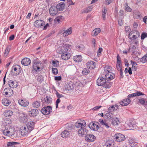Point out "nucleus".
Returning a JSON list of instances; mask_svg holds the SVG:
<instances>
[{
  "instance_id": "nucleus-20",
  "label": "nucleus",
  "mask_w": 147,
  "mask_h": 147,
  "mask_svg": "<svg viewBox=\"0 0 147 147\" xmlns=\"http://www.w3.org/2000/svg\"><path fill=\"white\" fill-rule=\"evenodd\" d=\"M25 126H22L20 128V130L21 133V135L22 136L27 135L29 131L27 129Z\"/></svg>"
},
{
  "instance_id": "nucleus-52",
  "label": "nucleus",
  "mask_w": 147,
  "mask_h": 147,
  "mask_svg": "<svg viewBox=\"0 0 147 147\" xmlns=\"http://www.w3.org/2000/svg\"><path fill=\"white\" fill-rule=\"evenodd\" d=\"M63 18V16H59L57 17L54 20V21L55 22H57L59 23L60 21V20H61Z\"/></svg>"
},
{
  "instance_id": "nucleus-57",
  "label": "nucleus",
  "mask_w": 147,
  "mask_h": 147,
  "mask_svg": "<svg viewBox=\"0 0 147 147\" xmlns=\"http://www.w3.org/2000/svg\"><path fill=\"white\" fill-rule=\"evenodd\" d=\"M117 63H121L122 62L121 61V58L119 54L117 55Z\"/></svg>"
},
{
  "instance_id": "nucleus-43",
  "label": "nucleus",
  "mask_w": 147,
  "mask_h": 147,
  "mask_svg": "<svg viewBox=\"0 0 147 147\" xmlns=\"http://www.w3.org/2000/svg\"><path fill=\"white\" fill-rule=\"evenodd\" d=\"M19 143L14 142H9L7 143V146L6 147H14L15 145Z\"/></svg>"
},
{
  "instance_id": "nucleus-35",
  "label": "nucleus",
  "mask_w": 147,
  "mask_h": 147,
  "mask_svg": "<svg viewBox=\"0 0 147 147\" xmlns=\"http://www.w3.org/2000/svg\"><path fill=\"white\" fill-rule=\"evenodd\" d=\"M72 32V28L71 27L67 29L63 33V36H66L71 34Z\"/></svg>"
},
{
  "instance_id": "nucleus-25",
  "label": "nucleus",
  "mask_w": 147,
  "mask_h": 147,
  "mask_svg": "<svg viewBox=\"0 0 147 147\" xmlns=\"http://www.w3.org/2000/svg\"><path fill=\"white\" fill-rule=\"evenodd\" d=\"M38 113V110L37 109H32L28 111V113L30 116L34 117L36 116Z\"/></svg>"
},
{
  "instance_id": "nucleus-2",
  "label": "nucleus",
  "mask_w": 147,
  "mask_h": 147,
  "mask_svg": "<svg viewBox=\"0 0 147 147\" xmlns=\"http://www.w3.org/2000/svg\"><path fill=\"white\" fill-rule=\"evenodd\" d=\"M2 131L5 136L12 138H19L20 134L18 131H16L14 127L9 125H6L2 127Z\"/></svg>"
},
{
  "instance_id": "nucleus-45",
  "label": "nucleus",
  "mask_w": 147,
  "mask_h": 147,
  "mask_svg": "<svg viewBox=\"0 0 147 147\" xmlns=\"http://www.w3.org/2000/svg\"><path fill=\"white\" fill-rule=\"evenodd\" d=\"M45 102L47 103H49L52 102L51 98L50 96H47L44 98Z\"/></svg>"
},
{
  "instance_id": "nucleus-36",
  "label": "nucleus",
  "mask_w": 147,
  "mask_h": 147,
  "mask_svg": "<svg viewBox=\"0 0 147 147\" xmlns=\"http://www.w3.org/2000/svg\"><path fill=\"white\" fill-rule=\"evenodd\" d=\"M135 33V31H133L129 32L128 35V38L131 40H134L136 39L138 37L135 35L133 34Z\"/></svg>"
},
{
  "instance_id": "nucleus-51",
  "label": "nucleus",
  "mask_w": 147,
  "mask_h": 147,
  "mask_svg": "<svg viewBox=\"0 0 147 147\" xmlns=\"http://www.w3.org/2000/svg\"><path fill=\"white\" fill-rule=\"evenodd\" d=\"M37 80L41 83L43 80V78L42 76L41 75H39L37 77Z\"/></svg>"
},
{
  "instance_id": "nucleus-40",
  "label": "nucleus",
  "mask_w": 147,
  "mask_h": 147,
  "mask_svg": "<svg viewBox=\"0 0 147 147\" xmlns=\"http://www.w3.org/2000/svg\"><path fill=\"white\" fill-rule=\"evenodd\" d=\"M120 123L119 118L117 117L114 118L112 121V123L115 126L117 125Z\"/></svg>"
},
{
  "instance_id": "nucleus-34",
  "label": "nucleus",
  "mask_w": 147,
  "mask_h": 147,
  "mask_svg": "<svg viewBox=\"0 0 147 147\" xmlns=\"http://www.w3.org/2000/svg\"><path fill=\"white\" fill-rule=\"evenodd\" d=\"M69 131L66 130L63 131L61 133V136L63 138H67L69 136Z\"/></svg>"
},
{
  "instance_id": "nucleus-15",
  "label": "nucleus",
  "mask_w": 147,
  "mask_h": 147,
  "mask_svg": "<svg viewBox=\"0 0 147 147\" xmlns=\"http://www.w3.org/2000/svg\"><path fill=\"white\" fill-rule=\"evenodd\" d=\"M18 102L20 105L23 107H26L29 104V102L25 99H20L18 101Z\"/></svg>"
},
{
  "instance_id": "nucleus-30",
  "label": "nucleus",
  "mask_w": 147,
  "mask_h": 147,
  "mask_svg": "<svg viewBox=\"0 0 147 147\" xmlns=\"http://www.w3.org/2000/svg\"><path fill=\"white\" fill-rule=\"evenodd\" d=\"M64 6L65 4L64 3L62 2L58 3L56 7L58 10L61 11L64 9Z\"/></svg>"
},
{
  "instance_id": "nucleus-8",
  "label": "nucleus",
  "mask_w": 147,
  "mask_h": 147,
  "mask_svg": "<svg viewBox=\"0 0 147 147\" xmlns=\"http://www.w3.org/2000/svg\"><path fill=\"white\" fill-rule=\"evenodd\" d=\"M128 129H136V125L134 121L130 120L126 122L125 124Z\"/></svg>"
},
{
  "instance_id": "nucleus-21",
  "label": "nucleus",
  "mask_w": 147,
  "mask_h": 147,
  "mask_svg": "<svg viewBox=\"0 0 147 147\" xmlns=\"http://www.w3.org/2000/svg\"><path fill=\"white\" fill-rule=\"evenodd\" d=\"M45 22L43 20H38L35 22L34 25L36 27H41L43 24H45Z\"/></svg>"
},
{
  "instance_id": "nucleus-39",
  "label": "nucleus",
  "mask_w": 147,
  "mask_h": 147,
  "mask_svg": "<svg viewBox=\"0 0 147 147\" xmlns=\"http://www.w3.org/2000/svg\"><path fill=\"white\" fill-rule=\"evenodd\" d=\"M73 59L75 61L77 62H81L82 59V56L80 55H76L74 56L73 57Z\"/></svg>"
},
{
  "instance_id": "nucleus-42",
  "label": "nucleus",
  "mask_w": 147,
  "mask_h": 147,
  "mask_svg": "<svg viewBox=\"0 0 147 147\" xmlns=\"http://www.w3.org/2000/svg\"><path fill=\"white\" fill-rule=\"evenodd\" d=\"M101 30L100 28H97L94 29L93 31V36H96L98 35L100 32Z\"/></svg>"
},
{
  "instance_id": "nucleus-55",
  "label": "nucleus",
  "mask_w": 147,
  "mask_h": 147,
  "mask_svg": "<svg viewBox=\"0 0 147 147\" xmlns=\"http://www.w3.org/2000/svg\"><path fill=\"white\" fill-rule=\"evenodd\" d=\"M111 83L106 82V83L104 85V87L106 88H109L111 87Z\"/></svg>"
},
{
  "instance_id": "nucleus-4",
  "label": "nucleus",
  "mask_w": 147,
  "mask_h": 147,
  "mask_svg": "<svg viewBox=\"0 0 147 147\" xmlns=\"http://www.w3.org/2000/svg\"><path fill=\"white\" fill-rule=\"evenodd\" d=\"M72 46L68 44H63L62 47H59L56 50L57 53L62 55L67 52H70Z\"/></svg>"
},
{
  "instance_id": "nucleus-33",
  "label": "nucleus",
  "mask_w": 147,
  "mask_h": 147,
  "mask_svg": "<svg viewBox=\"0 0 147 147\" xmlns=\"http://www.w3.org/2000/svg\"><path fill=\"white\" fill-rule=\"evenodd\" d=\"M138 103L143 105H147V99L141 98L138 100Z\"/></svg>"
},
{
  "instance_id": "nucleus-23",
  "label": "nucleus",
  "mask_w": 147,
  "mask_h": 147,
  "mask_svg": "<svg viewBox=\"0 0 147 147\" xmlns=\"http://www.w3.org/2000/svg\"><path fill=\"white\" fill-rule=\"evenodd\" d=\"M19 119L20 121L26 122L28 120L26 115L24 113H20L19 115Z\"/></svg>"
},
{
  "instance_id": "nucleus-19",
  "label": "nucleus",
  "mask_w": 147,
  "mask_h": 147,
  "mask_svg": "<svg viewBox=\"0 0 147 147\" xmlns=\"http://www.w3.org/2000/svg\"><path fill=\"white\" fill-rule=\"evenodd\" d=\"M58 12V10L56 7L52 6L49 9V13L52 16L55 15Z\"/></svg>"
},
{
  "instance_id": "nucleus-22",
  "label": "nucleus",
  "mask_w": 147,
  "mask_h": 147,
  "mask_svg": "<svg viewBox=\"0 0 147 147\" xmlns=\"http://www.w3.org/2000/svg\"><path fill=\"white\" fill-rule=\"evenodd\" d=\"M131 101L130 99L129 98H125L122 101L120 102L119 104L122 106H126L130 103Z\"/></svg>"
},
{
  "instance_id": "nucleus-62",
  "label": "nucleus",
  "mask_w": 147,
  "mask_h": 147,
  "mask_svg": "<svg viewBox=\"0 0 147 147\" xmlns=\"http://www.w3.org/2000/svg\"><path fill=\"white\" fill-rule=\"evenodd\" d=\"M115 108L113 106H111L108 109L109 111L111 112L114 111L115 110Z\"/></svg>"
},
{
  "instance_id": "nucleus-1",
  "label": "nucleus",
  "mask_w": 147,
  "mask_h": 147,
  "mask_svg": "<svg viewBox=\"0 0 147 147\" xmlns=\"http://www.w3.org/2000/svg\"><path fill=\"white\" fill-rule=\"evenodd\" d=\"M86 125L84 120H80L78 121L75 124V128L77 131L79 136L83 137L85 136L86 141L92 142L95 139L96 137L92 134H87L88 130L85 127Z\"/></svg>"
},
{
  "instance_id": "nucleus-64",
  "label": "nucleus",
  "mask_w": 147,
  "mask_h": 147,
  "mask_svg": "<svg viewBox=\"0 0 147 147\" xmlns=\"http://www.w3.org/2000/svg\"><path fill=\"white\" fill-rule=\"evenodd\" d=\"M120 15L121 16H123L125 15L124 11L123 10H121L119 12Z\"/></svg>"
},
{
  "instance_id": "nucleus-6",
  "label": "nucleus",
  "mask_w": 147,
  "mask_h": 147,
  "mask_svg": "<svg viewBox=\"0 0 147 147\" xmlns=\"http://www.w3.org/2000/svg\"><path fill=\"white\" fill-rule=\"evenodd\" d=\"M52 107L50 106H47L42 108L41 110L42 113L45 115L49 114L52 112Z\"/></svg>"
},
{
  "instance_id": "nucleus-31",
  "label": "nucleus",
  "mask_w": 147,
  "mask_h": 147,
  "mask_svg": "<svg viewBox=\"0 0 147 147\" xmlns=\"http://www.w3.org/2000/svg\"><path fill=\"white\" fill-rule=\"evenodd\" d=\"M99 121L102 125H103L107 129L109 128L110 127L111 125L110 124L107 123L106 121H104L102 119H100Z\"/></svg>"
},
{
  "instance_id": "nucleus-46",
  "label": "nucleus",
  "mask_w": 147,
  "mask_h": 147,
  "mask_svg": "<svg viewBox=\"0 0 147 147\" xmlns=\"http://www.w3.org/2000/svg\"><path fill=\"white\" fill-rule=\"evenodd\" d=\"M92 10V8L91 7H88L84 9L82 13H88L90 11Z\"/></svg>"
},
{
  "instance_id": "nucleus-28",
  "label": "nucleus",
  "mask_w": 147,
  "mask_h": 147,
  "mask_svg": "<svg viewBox=\"0 0 147 147\" xmlns=\"http://www.w3.org/2000/svg\"><path fill=\"white\" fill-rule=\"evenodd\" d=\"M41 101L39 100H35L32 103V106L34 108H39L41 105Z\"/></svg>"
},
{
  "instance_id": "nucleus-47",
  "label": "nucleus",
  "mask_w": 147,
  "mask_h": 147,
  "mask_svg": "<svg viewBox=\"0 0 147 147\" xmlns=\"http://www.w3.org/2000/svg\"><path fill=\"white\" fill-rule=\"evenodd\" d=\"M89 72V70L88 69L84 68L83 69L82 73L83 75H88Z\"/></svg>"
},
{
  "instance_id": "nucleus-9",
  "label": "nucleus",
  "mask_w": 147,
  "mask_h": 147,
  "mask_svg": "<svg viewBox=\"0 0 147 147\" xmlns=\"http://www.w3.org/2000/svg\"><path fill=\"white\" fill-rule=\"evenodd\" d=\"M3 92L4 95L9 97L12 96L13 94V90L9 88H7L4 89Z\"/></svg>"
},
{
  "instance_id": "nucleus-32",
  "label": "nucleus",
  "mask_w": 147,
  "mask_h": 147,
  "mask_svg": "<svg viewBox=\"0 0 147 147\" xmlns=\"http://www.w3.org/2000/svg\"><path fill=\"white\" fill-rule=\"evenodd\" d=\"M1 102L2 104L5 106L9 105L11 102V101L7 98H5L2 99Z\"/></svg>"
},
{
  "instance_id": "nucleus-44",
  "label": "nucleus",
  "mask_w": 147,
  "mask_h": 147,
  "mask_svg": "<svg viewBox=\"0 0 147 147\" xmlns=\"http://www.w3.org/2000/svg\"><path fill=\"white\" fill-rule=\"evenodd\" d=\"M131 63L132 65V68L134 69V70L136 71L137 67V64L136 63L132 60L131 61Z\"/></svg>"
},
{
  "instance_id": "nucleus-50",
  "label": "nucleus",
  "mask_w": 147,
  "mask_h": 147,
  "mask_svg": "<svg viewBox=\"0 0 147 147\" xmlns=\"http://www.w3.org/2000/svg\"><path fill=\"white\" fill-rule=\"evenodd\" d=\"M10 50V49L9 47H7L4 53V55L5 56H7L9 54Z\"/></svg>"
},
{
  "instance_id": "nucleus-7",
  "label": "nucleus",
  "mask_w": 147,
  "mask_h": 147,
  "mask_svg": "<svg viewBox=\"0 0 147 147\" xmlns=\"http://www.w3.org/2000/svg\"><path fill=\"white\" fill-rule=\"evenodd\" d=\"M126 143H128L131 147H135L137 145L136 143L135 142V139L133 138H128L126 139Z\"/></svg>"
},
{
  "instance_id": "nucleus-26",
  "label": "nucleus",
  "mask_w": 147,
  "mask_h": 147,
  "mask_svg": "<svg viewBox=\"0 0 147 147\" xmlns=\"http://www.w3.org/2000/svg\"><path fill=\"white\" fill-rule=\"evenodd\" d=\"M34 123L32 121L28 122L27 124V128L30 132L34 128Z\"/></svg>"
},
{
  "instance_id": "nucleus-54",
  "label": "nucleus",
  "mask_w": 147,
  "mask_h": 147,
  "mask_svg": "<svg viewBox=\"0 0 147 147\" xmlns=\"http://www.w3.org/2000/svg\"><path fill=\"white\" fill-rule=\"evenodd\" d=\"M116 68L118 70H121L122 69V67L121 63H116Z\"/></svg>"
},
{
  "instance_id": "nucleus-16",
  "label": "nucleus",
  "mask_w": 147,
  "mask_h": 147,
  "mask_svg": "<svg viewBox=\"0 0 147 147\" xmlns=\"http://www.w3.org/2000/svg\"><path fill=\"white\" fill-rule=\"evenodd\" d=\"M144 94L140 91H137L136 92L129 94L127 96L128 98L137 96H140L144 95Z\"/></svg>"
},
{
  "instance_id": "nucleus-29",
  "label": "nucleus",
  "mask_w": 147,
  "mask_h": 147,
  "mask_svg": "<svg viewBox=\"0 0 147 147\" xmlns=\"http://www.w3.org/2000/svg\"><path fill=\"white\" fill-rule=\"evenodd\" d=\"M56 95L57 97L58 98V99L56 100V108H57L58 107V104L61 101L60 98L62 97H63V96L62 94H60L57 92H56Z\"/></svg>"
},
{
  "instance_id": "nucleus-53",
  "label": "nucleus",
  "mask_w": 147,
  "mask_h": 147,
  "mask_svg": "<svg viewBox=\"0 0 147 147\" xmlns=\"http://www.w3.org/2000/svg\"><path fill=\"white\" fill-rule=\"evenodd\" d=\"M133 54V58H137L138 57V56L140 55V53L137 51H132Z\"/></svg>"
},
{
  "instance_id": "nucleus-17",
  "label": "nucleus",
  "mask_w": 147,
  "mask_h": 147,
  "mask_svg": "<svg viewBox=\"0 0 147 147\" xmlns=\"http://www.w3.org/2000/svg\"><path fill=\"white\" fill-rule=\"evenodd\" d=\"M18 82L15 80H12L9 81V86L12 88H16L18 86Z\"/></svg>"
},
{
  "instance_id": "nucleus-18",
  "label": "nucleus",
  "mask_w": 147,
  "mask_h": 147,
  "mask_svg": "<svg viewBox=\"0 0 147 147\" xmlns=\"http://www.w3.org/2000/svg\"><path fill=\"white\" fill-rule=\"evenodd\" d=\"M86 64L87 67L90 69H94L95 67L96 63L93 61H89L87 62Z\"/></svg>"
},
{
  "instance_id": "nucleus-11",
  "label": "nucleus",
  "mask_w": 147,
  "mask_h": 147,
  "mask_svg": "<svg viewBox=\"0 0 147 147\" xmlns=\"http://www.w3.org/2000/svg\"><path fill=\"white\" fill-rule=\"evenodd\" d=\"M81 84V83L79 82H77L76 84H67L66 85L67 88L68 90H71L74 89V88L78 89V86H80V84Z\"/></svg>"
},
{
  "instance_id": "nucleus-59",
  "label": "nucleus",
  "mask_w": 147,
  "mask_h": 147,
  "mask_svg": "<svg viewBox=\"0 0 147 147\" xmlns=\"http://www.w3.org/2000/svg\"><path fill=\"white\" fill-rule=\"evenodd\" d=\"M141 39L142 40L146 37V32H144L142 33L141 34Z\"/></svg>"
},
{
  "instance_id": "nucleus-60",
  "label": "nucleus",
  "mask_w": 147,
  "mask_h": 147,
  "mask_svg": "<svg viewBox=\"0 0 147 147\" xmlns=\"http://www.w3.org/2000/svg\"><path fill=\"white\" fill-rule=\"evenodd\" d=\"M101 106H96L92 109V110L94 111H96L101 107Z\"/></svg>"
},
{
  "instance_id": "nucleus-13",
  "label": "nucleus",
  "mask_w": 147,
  "mask_h": 147,
  "mask_svg": "<svg viewBox=\"0 0 147 147\" xmlns=\"http://www.w3.org/2000/svg\"><path fill=\"white\" fill-rule=\"evenodd\" d=\"M100 125L98 122H95L90 123L89 126L91 129L96 131L99 129Z\"/></svg>"
},
{
  "instance_id": "nucleus-49",
  "label": "nucleus",
  "mask_w": 147,
  "mask_h": 147,
  "mask_svg": "<svg viewBox=\"0 0 147 147\" xmlns=\"http://www.w3.org/2000/svg\"><path fill=\"white\" fill-rule=\"evenodd\" d=\"M105 145L107 147H113V144L111 141H108L105 143Z\"/></svg>"
},
{
  "instance_id": "nucleus-14",
  "label": "nucleus",
  "mask_w": 147,
  "mask_h": 147,
  "mask_svg": "<svg viewBox=\"0 0 147 147\" xmlns=\"http://www.w3.org/2000/svg\"><path fill=\"white\" fill-rule=\"evenodd\" d=\"M115 74L111 72L106 74L105 78L107 81H110L115 78Z\"/></svg>"
},
{
  "instance_id": "nucleus-3",
  "label": "nucleus",
  "mask_w": 147,
  "mask_h": 147,
  "mask_svg": "<svg viewBox=\"0 0 147 147\" xmlns=\"http://www.w3.org/2000/svg\"><path fill=\"white\" fill-rule=\"evenodd\" d=\"M43 68V64L42 62L38 60V59L34 60L32 61L31 71L34 75L37 74L41 71Z\"/></svg>"
},
{
  "instance_id": "nucleus-37",
  "label": "nucleus",
  "mask_w": 147,
  "mask_h": 147,
  "mask_svg": "<svg viewBox=\"0 0 147 147\" xmlns=\"http://www.w3.org/2000/svg\"><path fill=\"white\" fill-rule=\"evenodd\" d=\"M13 112L12 111L7 109L5 110L4 113V115L6 117H9L13 115Z\"/></svg>"
},
{
  "instance_id": "nucleus-38",
  "label": "nucleus",
  "mask_w": 147,
  "mask_h": 147,
  "mask_svg": "<svg viewBox=\"0 0 147 147\" xmlns=\"http://www.w3.org/2000/svg\"><path fill=\"white\" fill-rule=\"evenodd\" d=\"M138 61L139 62L143 63L146 62L147 61V53L142 58L138 59Z\"/></svg>"
},
{
  "instance_id": "nucleus-10",
  "label": "nucleus",
  "mask_w": 147,
  "mask_h": 147,
  "mask_svg": "<svg viewBox=\"0 0 147 147\" xmlns=\"http://www.w3.org/2000/svg\"><path fill=\"white\" fill-rule=\"evenodd\" d=\"M106 80L105 78L100 76L97 80V84L100 86H103L106 83Z\"/></svg>"
},
{
  "instance_id": "nucleus-58",
  "label": "nucleus",
  "mask_w": 147,
  "mask_h": 147,
  "mask_svg": "<svg viewBox=\"0 0 147 147\" xmlns=\"http://www.w3.org/2000/svg\"><path fill=\"white\" fill-rule=\"evenodd\" d=\"M52 72L53 74L55 75L57 74L58 73V71L56 68H53Z\"/></svg>"
},
{
  "instance_id": "nucleus-27",
  "label": "nucleus",
  "mask_w": 147,
  "mask_h": 147,
  "mask_svg": "<svg viewBox=\"0 0 147 147\" xmlns=\"http://www.w3.org/2000/svg\"><path fill=\"white\" fill-rule=\"evenodd\" d=\"M70 52H67L65 53H63L61 55V58L65 60L68 59L71 56Z\"/></svg>"
},
{
  "instance_id": "nucleus-5",
  "label": "nucleus",
  "mask_w": 147,
  "mask_h": 147,
  "mask_svg": "<svg viewBox=\"0 0 147 147\" xmlns=\"http://www.w3.org/2000/svg\"><path fill=\"white\" fill-rule=\"evenodd\" d=\"M21 70V67L19 65H13L11 68V73L13 76H17L20 73Z\"/></svg>"
},
{
  "instance_id": "nucleus-41",
  "label": "nucleus",
  "mask_w": 147,
  "mask_h": 147,
  "mask_svg": "<svg viewBox=\"0 0 147 147\" xmlns=\"http://www.w3.org/2000/svg\"><path fill=\"white\" fill-rule=\"evenodd\" d=\"M112 67L109 65H107L104 67V72L105 74L111 72L112 71Z\"/></svg>"
},
{
  "instance_id": "nucleus-63",
  "label": "nucleus",
  "mask_w": 147,
  "mask_h": 147,
  "mask_svg": "<svg viewBox=\"0 0 147 147\" xmlns=\"http://www.w3.org/2000/svg\"><path fill=\"white\" fill-rule=\"evenodd\" d=\"M106 116H107L108 117H110L111 118H112L113 117V114L111 113H108L106 114Z\"/></svg>"
},
{
  "instance_id": "nucleus-56",
  "label": "nucleus",
  "mask_w": 147,
  "mask_h": 147,
  "mask_svg": "<svg viewBox=\"0 0 147 147\" xmlns=\"http://www.w3.org/2000/svg\"><path fill=\"white\" fill-rule=\"evenodd\" d=\"M125 10L127 12H130L132 11V9L129 7L127 4L126 5L125 7Z\"/></svg>"
},
{
  "instance_id": "nucleus-12",
  "label": "nucleus",
  "mask_w": 147,
  "mask_h": 147,
  "mask_svg": "<svg viewBox=\"0 0 147 147\" xmlns=\"http://www.w3.org/2000/svg\"><path fill=\"white\" fill-rule=\"evenodd\" d=\"M115 140L118 142H122L125 140V136L121 134H117L115 135Z\"/></svg>"
},
{
  "instance_id": "nucleus-24",
  "label": "nucleus",
  "mask_w": 147,
  "mask_h": 147,
  "mask_svg": "<svg viewBox=\"0 0 147 147\" xmlns=\"http://www.w3.org/2000/svg\"><path fill=\"white\" fill-rule=\"evenodd\" d=\"M31 63V61L30 59L28 58H25L23 59L22 61V64L25 66L29 65Z\"/></svg>"
},
{
  "instance_id": "nucleus-61",
  "label": "nucleus",
  "mask_w": 147,
  "mask_h": 147,
  "mask_svg": "<svg viewBox=\"0 0 147 147\" xmlns=\"http://www.w3.org/2000/svg\"><path fill=\"white\" fill-rule=\"evenodd\" d=\"M125 30L126 32L130 31L131 29L130 27L129 26H125Z\"/></svg>"
},
{
  "instance_id": "nucleus-48",
  "label": "nucleus",
  "mask_w": 147,
  "mask_h": 147,
  "mask_svg": "<svg viewBox=\"0 0 147 147\" xmlns=\"http://www.w3.org/2000/svg\"><path fill=\"white\" fill-rule=\"evenodd\" d=\"M107 11V9L104 7L102 11V17L103 19L105 20V19L106 14Z\"/></svg>"
}]
</instances>
